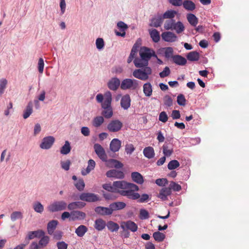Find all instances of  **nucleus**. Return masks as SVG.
Segmentation results:
<instances>
[{
	"instance_id": "nucleus-8",
	"label": "nucleus",
	"mask_w": 249,
	"mask_h": 249,
	"mask_svg": "<svg viewBox=\"0 0 249 249\" xmlns=\"http://www.w3.org/2000/svg\"><path fill=\"white\" fill-rule=\"evenodd\" d=\"M79 199L89 202H96L99 200L98 195L90 193H83L79 196Z\"/></svg>"
},
{
	"instance_id": "nucleus-54",
	"label": "nucleus",
	"mask_w": 249,
	"mask_h": 249,
	"mask_svg": "<svg viewBox=\"0 0 249 249\" xmlns=\"http://www.w3.org/2000/svg\"><path fill=\"white\" fill-rule=\"evenodd\" d=\"M103 188L106 190L112 192L116 193L115 186H114V182L111 185L110 183H106L103 185Z\"/></svg>"
},
{
	"instance_id": "nucleus-57",
	"label": "nucleus",
	"mask_w": 249,
	"mask_h": 249,
	"mask_svg": "<svg viewBox=\"0 0 249 249\" xmlns=\"http://www.w3.org/2000/svg\"><path fill=\"white\" fill-rule=\"evenodd\" d=\"M135 148L132 144H126L125 146V151L129 155H131L135 150Z\"/></svg>"
},
{
	"instance_id": "nucleus-28",
	"label": "nucleus",
	"mask_w": 249,
	"mask_h": 249,
	"mask_svg": "<svg viewBox=\"0 0 249 249\" xmlns=\"http://www.w3.org/2000/svg\"><path fill=\"white\" fill-rule=\"evenodd\" d=\"M144 156L149 159H152L155 156V151L154 148L151 146L146 147L143 150Z\"/></svg>"
},
{
	"instance_id": "nucleus-29",
	"label": "nucleus",
	"mask_w": 249,
	"mask_h": 249,
	"mask_svg": "<svg viewBox=\"0 0 249 249\" xmlns=\"http://www.w3.org/2000/svg\"><path fill=\"white\" fill-rule=\"evenodd\" d=\"M86 203L83 202H73L70 203L68 205V208L69 210H73L76 209H81L84 207Z\"/></svg>"
},
{
	"instance_id": "nucleus-18",
	"label": "nucleus",
	"mask_w": 249,
	"mask_h": 249,
	"mask_svg": "<svg viewBox=\"0 0 249 249\" xmlns=\"http://www.w3.org/2000/svg\"><path fill=\"white\" fill-rule=\"evenodd\" d=\"M117 26L121 30V32H119L116 30L115 31L116 36L124 37L125 36V30L128 28L127 25L123 21H119L117 23Z\"/></svg>"
},
{
	"instance_id": "nucleus-7",
	"label": "nucleus",
	"mask_w": 249,
	"mask_h": 249,
	"mask_svg": "<svg viewBox=\"0 0 249 249\" xmlns=\"http://www.w3.org/2000/svg\"><path fill=\"white\" fill-rule=\"evenodd\" d=\"M123 125V123L119 120H112L107 124V129L109 132H116L122 129Z\"/></svg>"
},
{
	"instance_id": "nucleus-45",
	"label": "nucleus",
	"mask_w": 249,
	"mask_h": 249,
	"mask_svg": "<svg viewBox=\"0 0 249 249\" xmlns=\"http://www.w3.org/2000/svg\"><path fill=\"white\" fill-rule=\"evenodd\" d=\"M185 27L181 21L175 22L173 30H175L177 33L180 34L182 33Z\"/></svg>"
},
{
	"instance_id": "nucleus-27",
	"label": "nucleus",
	"mask_w": 249,
	"mask_h": 249,
	"mask_svg": "<svg viewBox=\"0 0 249 249\" xmlns=\"http://www.w3.org/2000/svg\"><path fill=\"white\" fill-rule=\"evenodd\" d=\"M106 222L105 220L101 218L97 219L95 221L94 228L99 231H102L106 226Z\"/></svg>"
},
{
	"instance_id": "nucleus-17",
	"label": "nucleus",
	"mask_w": 249,
	"mask_h": 249,
	"mask_svg": "<svg viewBox=\"0 0 249 249\" xmlns=\"http://www.w3.org/2000/svg\"><path fill=\"white\" fill-rule=\"evenodd\" d=\"M120 85L121 86L120 81L117 77L111 78L107 83L108 88L114 91L116 90Z\"/></svg>"
},
{
	"instance_id": "nucleus-33",
	"label": "nucleus",
	"mask_w": 249,
	"mask_h": 249,
	"mask_svg": "<svg viewBox=\"0 0 249 249\" xmlns=\"http://www.w3.org/2000/svg\"><path fill=\"white\" fill-rule=\"evenodd\" d=\"M143 91L145 96L150 97L152 94V86L150 83H145L143 86Z\"/></svg>"
},
{
	"instance_id": "nucleus-12",
	"label": "nucleus",
	"mask_w": 249,
	"mask_h": 249,
	"mask_svg": "<svg viewBox=\"0 0 249 249\" xmlns=\"http://www.w3.org/2000/svg\"><path fill=\"white\" fill-rule=\"evenodd\" d=\"M172 194V191L168 187H163L160 189L157 196L162 201L168 199V196Z\"/></svg>"
},
{
	"instance_id": "nucleus-25",
	"label": "nucleus",
	"mask_w": 249,
	"mask_h": 249,
	"mask_svg": "<svg viewBox=\"0 0 249 249\" xmlns=\"http://www.w3.org/2000/svg\"><path fill=\"white\" fill-rule=\"evenodd\" d=\"M109 206L113 213L114 211L123 209L125 207L126 204L124 202L119 201L111 203Z\"/></svg>"
},
{
	"instance_id": "nucleus-38",
	"label": "nucleus",
	"mask_w": 249,
	"mask_h": 249,
	"mask_svg": "<svg viewBox=\"0 0 249 249\" xmlns=\"http://www.w3.org/2000/svg\"><path fill=\"white\" fill-rule=\"evenodd\" d=\"M200 56L198 53L196 51L191 52L188 53L187 58L191 61H198L199 59Z\"/></svg>"
},
{
	"instance_id": "nucleus-1",
	"label": "nucleus",
	"mask_w": 249,
	"mask_h": 249,
	"mask_svg": "<svg viewBox=\"0 0 249 249\" xmlns=\"http://www.w3.org/2000/svg\"><path fill=\"white\" fill-rule=\"evenodd\" d=\"M114 186L116 188V193H119L128 198L136 200L140 197V194L135 192L139 191V187L134 183H128L124 180L116 181H114Z\"/></svg>"
},
{
	"instance_id": "nucleus-60",
	"label": "nucleus",
	"mask_w": 249,
	"mask_h": 249,
	"mask_svg": "<svg viewBox=\"0 0 249 249\" xmlns=\"http://www.w3.org/2000/svg\"><path fill=\"white\" fill-rule=\"evenodd\" d=\"M173 49L171 47H167L165 49L164 55L166 58L172 57L173 56Z\"/></svg>"
},
{
	"instance_id": "nucleus-11",
	"label": "nucleus",
	"mask_w": 249,
	"mask_h": 249,
	"mask_svg": "<svg viewBox=\"0 0 249 249\" xmlns=\"http://www.w3.org/2000/svg\"><path fill=\"white\" fill-rule=\"evenodd\" d=\"M121 227L124 230L127 229L131 231L132 232L136 231L138 229V226L137 224L131 220L122 222L121 225Z\"/></svg>"
},
{
	"instance_id": "nucleus-50",
	"label": "nucleus",
	"mask_w": 249,
	"mask_h": 249,
	"mask_svg": "<svg viewBox=\"0 0 249 249\" xmlns=\"http://www.w3.org/2000/svg\"><path fill=\"white\" fill-rule=\"evenodd\" d=\"M179 165V162L177 160H174L169 162L167 167L169 170H174L178 167Z\"/></svg>"
},
{
	"instance_id": "nucleus-53",
	"label": "nucleus",
	"mask_w": 249,
	"mask_h": 249,
	"mask_svg": "<svg viewBox=\"0 0 249 249\" xmlns=\"http://www.w3.org/2000/svg\"><path fill=\"white\" fill-rule=\"evenodd\" d=\"M163 102L165 106L170 107L173 105V100L172 98L168 95H166L163 97Z\"/></svg>"
},
{
	"instance_id": "nucleus-34",
	"label": "nucleus",
	"mask_w": 249,
	"mask_h": 249,
	"mask_svg": "<svg viewBox=\"0 0 249 249\" xmlns=\"http://www.w3.org/2000/svg\"><path fill=\"white\" fill-rule=\"evenodd\" d=\"M33 112V103L30 101L28 103L26 109H25L23 114V117L24 119H27Z\"/></svg>"
},
{
	"instance_id": "nucleus-47",
	"label": "nucleus",
	"mask_w": 249,
	"mask_h": 249,
	"mask_svg": "<svg viewBox=\"0 0 249 249\" xmlns=\"http://www.w3.org/2000/svg\"><path fill=\"white\" fill-rule=\"evenodd\" d=\"M41 238L39 241L38 245L41 247H46L47 244L49 243L50 238L49 236H45V234L43 236H42Z\"/></svg>"
},
{
	"instance_id": "nucleus-56",
	"label": "nucleus",
	"mask_w": 249,
	"mask_h": 249,
	"mask_svg": "<svg viewBox=\"0 0 249 249\" xmlns=\"http://www.w3.org/2000/svg\"><path fill=\"white\" fill-rule=\"evenodd\" d=\"M7 84V81L5 78H2L0 80V94L1 95L3 93L4 89L6 88Z\"/></svg>"
},
{
	"instance_id": "nucleus-48",
	"label": "nucleus",
	"mask_w": 249,
	"mask_h": 249,
	"mask_svg": "<svg viewBox=\"0 0 249 249\" xmlns=\"http://www.w3.org/2000/svg\"><path fill=\"white\" fill-rule=\"evenodd\" d=\"M23 215L21 212L15 211L13 212L10 216L11 219L12 221H15L18 219H22Z\"/></svg>"
},
{
	"instance_id": "nucleus-44",
	"label": "nucleus",
	"mask_w": 249,
	"mask_h": 249,
	"mask_svg": "<svg viewBox=\"0 0 249 249\" xmlns=\"http://www.w3.org/2000/svg\"><path fill=\"white\" fill-rule=\"evenodd\" d=\"M175 22L176 20L174 19L166 20L164 24V29L166 30H173Z\"/></svg>"
},
{
	"instance_id": "nucleus-9",
	"label": "nucleus",
	"mask_w": 249,
	"mask_h": 249,
	"mask_svg": "<svg viewBox=\"0 0 249 249\" xmlns=\"http://www.w3.org/2000/svg\"><path fill=\"white\" fill-rule=\"evenodd\" d=\"M54 141L55 139L53 136L45 137L42 139L40 147L43 149H50L53 145Z\"/></svg>"
},
{
	"instance_id": "nucleus-23",
	"label": "nucleus",
	"mask_w": 249,
	"mask_h": 249,
	"mask_svg": "<svg viewBox=\"0 0 249 249\" xmlns=\"http://www.w3.org/2000/svg\"><path fill=\"white\" fill-rule=\"evenodd\" d=\"M105 119L102 116H98L94 117L91 122L92 125L95 128L100 127L104 123Z\"/></svg>"
},
{
	"instance_id": "nucleus-42",
	"label": "nucleus",
	"mask_w": 249,
	"mask_h": 249,
	"mask_svg": "<svg viewBox=\"0 0 249 249\" xmlns=\"http://www.w3.org/2000/svg\"><path fill=\"white\" fill-rule=\"evenodd\" d=\"M149 34L154 42H158L160 39L159 32L156 29H153L149 32Z\"/></svg>"
},
{
	"instance_id": "nucleus-5",
	"label": "nucleus",
	"mask_w": 249,
	"mask_h": 249,
	"mask_svg": "<svg viewBox=\"0 0 249 249\" xmlns=\"http://www.w3.org/2000/svg\"><path fill=\"white\" fill-rule=\"evenodd\" d=\"M67 206V204L64 201H55L49 205L47 209L50 212L53 213L65 210Z\"/></svg>"
},
{
	"instance_id": "nucleus-14",
	"label": "nucleus",
	"mask_w": 249,
	"mask_h": 249,
	"mask_svg": "<svg viewBox=\"0 0 249 249\" xmlns=\"http://www.w3.org/2000/svg\"><path fill=\"white\" fill-rule=\"evenodd\" d=\"M162 38L166 42H173L177 40V36L173 32H165L161 34Z\"/></svg>"
},
{
	"instance_id": "nucleus-41",
	"label": "nucleus",
	"mask_w": 249,
	"mask_h": 249,
	"mask_svg": "<svg viewBox=\"0 0 249 249\" xmlns=\"http://www.w3.org/2000/svg\"><path fill=\"white\" fill-rule=\"evenodd\" d=\"M95 166V162L93 160H89L88 161V165L87 167L86 172L84 171L82 172L83 175H86L89 174L91 170H93Z\"/></svg>"
},
{
	"instance_id": "nucleus-36",
	"label": "nucleus",
	"mask_w": 249,
	"mask_h": 249,
	"mask_svg": "<svg viewBox=\"0 0 249 249\" xmlns=\"http://www.w3.org/2000/svg\"><path fill=\"white\" fill-rule=\"evenodd\" d=\"M177 14V12L175 10H170L166 11L162 15V18L164 19H173Z\"/></svg>"
},
{
	"instance_id": "nucleus-15",
	"label": "nucleus",
	"mask_w": 249,
	"mask_h": 249,
	"mask_svg": "<svg viewBox=\"0 0 249 249\" xmlns=\"http://www.w3.org/2000/svg\"><path fill=\"white\" fill-rule=\"evenodd\" d=\"M94 211L97 214L103 216L109 215L112 214V211L109 206V207L98 206L95 208Z\"/></svg>"
},
{
	"instance_id": "nucleus-64",
	"label": "nucleus",
	"mask_w": 249,
	"mask_h": 249,
	"mask_svg": "<svg viewBox=\"0 0 249 249\" xmlns=\"http://www.w3.org/2000/svg\"><path fill=\"white\" fill-rule=\"evenodd\" d=\"M71 164V162L70 160H67L65 161H61V167L66 171L69 170Z\"/></svg>"
},
{
	"instance_id": "nucleus-63",
	"label": "nucleus",
	"mask_w": 249,
	"mask_h": 249,
	"mask_svg": "<svg viewBox=\"0 0 249 249\" xmlns=\"http://www.w3.org/2000/svg\"><path fill=\"white\" fill-rule=\"evenodd\" d=\"M140 217L142 219H146L149 217V213L145 209H141L140 211Z\"/></svg>"
},
{
	"instance_id": "nucleus-24",
	"label": "nucleus",
	"mask_w": 249,
	"mask_h": 249,
	"mask_svg": "<svg viewBox=\"0 0 249 249\" xmlns=\"http://www.w3.org/2000/svg\"><path fill=\"white\" fill-rule=\"evenodd\" d=\"M172 60L174 63L180 66H184L187 63L186 59L180 55H175L173 56Z\"/></svg>"
},
{
	"instance_id": "nucleus-55",
	"label": "nucleus",
	"mask_w": 249,
	"mask_h": 249,
	"mask_svg": "<svg viewBox=\"0 0 249 249\" xmlns=\"http://www.w3.org/2000/svg\"><path fill=\"white\" fill-rule=\"evenodd\" d=\"M76 188L80 191H83L85 188V183L83 179H79L75 183Z\"/></svg>"
},
{
	"instance_id": "nucleus-4",
	"label": "nucleus",
	"mask_w": 249,
	"mask_h": 249,
	"mask_svg": "<svg viewBox=\"0 0 249 249\" xmlns=\"http://www.w3.org/2000/svg\"><path fill=\"white\" fill-rule=\"evenodd\" d=\"M139 87V81L136 79L126 78L122 81L121 88L123 90H135Z\"/></svg>"
},
{
	"instance_id": "nucleus-22",
	"label": "nucleus",
	"mask_w": 249,
	"mask_h": 249,
	"mask_svg": "<svg viewBox=\"0 0 249 249\" xmlns=\"http://www.w3.org/2000/svg\"><path fill=\"white\" fill-rule=\"evenodd\" d=\"M45 234V232L42 230H37L35 231H29L28 233L26 239L31 240L35 237L40 238Z\"/></svg>"
},
{
	"instance_id": "nucleus-51",
	"label": "nucleus",
	"mask_w": 249,
	"mask_h": 249,
	"mask_svg": "<svg viewBox=\"0 0 249 249\" xmlns=\"http://www.w3.org/2000/svg\"><path fill=\"white\" fill-rule=\"evenodd\" d=\"M168 187L170 188L171 191L173 190L174 191H179L181 189V186L174 181L170 182Z\"/></svg>"
},
{
	"instance_id": "nucleus-46",
	"label": "nucleus",
	"mask_w": 249,
	"mask_h": 249,
	"mask_svg": "<svg viewBox=\"0 0 249 249\" xmlns=\"http://www.w3.org/2000/svg\"><path fill=\"white\" fill-rule=\"evenodd\" d=\"M153 236L154 239L158 242L163 241L165 238V235L160 231L155 232L153 234Z\"/></svg>"
},
{
	"instance_id": "nucleus-40",
	"label": "nucleus",
	"mask_w": 249,
	"mask_h": 249,
	"mask_svg": "<svg viewBox=\"0 0 249 249\" xmlns=\"http://www.w3.org/2000/svg\"><path fill=\"white\" fill-rule=\"evenodd\" d=\"M106 226H107L108 229L112 232L117 231L119 229V225L112 221H108L107 223Z\"/></svg>"
},
{
	"instance_id": "nucleus-39",
	"label": "nucleus",
	"mask_w": 249,
	"mask_h": 249,
	"mask_svg": "<svg viewBox=\"0 0 249 249\" xmlns=\"http://www.w3.org/2000/svg\"><path fill=\"white\" fill-rule=\"evenodd\" d=\"M163 153L166 157L170 156L173 153V149L167 144H164L162 146Z\"/></svg>"
},
{
	"instance_id": "nucleus-31",
	"label": "nucleus",
	"mask_w": 249,
	"mask_h": 249,
	"mask_svg": "<svg viewBox=\"0 0 249 249\" xmlns=\"http://www.w3.org/2000/svg\"><path fill=\"white\" fill-rule=\"evenodd\" d=\"M58 223V221L56 220H52L48 223L47 231L49 234L52 235Z\"/></svg>"
},
{
	"instance_id": "nucleus-32",
	"label": "nucleus",
	"mask_w": 249,
	"mask_h": 249,
	"mask_svg": "<svg viewBox=\"0 0 249 249\" xmlns=\"http://www.w3.org/2000/svg\"><path fill=\"white\" fill-rule=\"evenodd\" d=\"M163 20V18H162L161 15H159L151 19L150 26L156 28L159 27L162 24Z\"/></svg>"
},
{
	"instance_id": "nucleus-10",
	"label": "nucleus",
	"mask_w": 249,
	"mask_h": 249,
	"mask_svg": "<svg viewBox=\"0 0 249 249\" xmlns=\"http://www.w3.org/2000/svg\"><path fill=\"white\" fill-rule=\"evenodd\" d=\"M93 148L98 157L103 161H107V155L103 147L100 144L95 143Z\"/></svg>"
},
{
	"instance_id": "nucleus-3",
	"label": "nucleus",
	"mask_w": 249,
	"mask_h": 249,
	"mask_svg": "<svg viewBox=\"0 0 249 249\" xmlns=\"http://www.w3.org/2000/svg\"><path fill=\"white\" fill-rule=\"evenodd\" d=\"M98 103L101 104V107L103 109L101 115L106 119L111 118L113 115V109L111 107L112 94L107 91L104 95L101 93L98 94L96 97Z\"/></svg>"
},
{
	"instance_id": "nucleus-43",
	"label": "nucleus",
	"mask_w": 249,
	"mask_h": 249,
	"mask_svg": "<svg viewBox=\"0 0 249 249\" xmlns=\"http://www.w3.org/2000/svg\"><path fill=\"white\" fill-rule=\"evenodd\" d=\"M71 150L70 143L68 141H66L60 150V153L63 155H67L70 152Z\"/></svg>"
},
{
	"instance_id": "nucleus-58",
	"label": "nucleus",
	"mask_w": 249,
	"mask_h": 249,
	"mask_svg": "<svg viewBox=\"0 0 249 249\" xmlns=\"http://www.w3.org/2000/svg\"><path fill=\"white\" fill-rule=\"evenodd\" d=\"M96 46L98 50L102 49L105 46L103 39L102 38H98L96 40Z\"/></svg>"
},
{
	"instance_id": "nucleus-13",
	"label": "nucleus",
	"mask_w": 249,
	"mask_h": 249,
	"mask_svg": "<svg viewBox=\"0 0 249 249\" xmlns=\"http://www.w3.org/2000/svg\"><path fill=\"white\" fill-rule=\"evenodd\" d=\"M106 175L108 178H114L120 179H123L124 177V175L123 171L115 169L108 171L106 173Z\"/></svg>"
},
{
	"instance_id": "nucleus-37",
	"label": "nucleus",
	"mask_w": 249,
	"mask_h": 249,
	"mask_svg": "<svg viewBox=\"0 0 249 249\" xmlns=\"http://www.w3.org/2000/svg\"><path fill=\"white\" fill-rule=\"evenodd\" d=\"M88 231L87 227L85 225H80L75 230V233L79 237H83Z\"/></svg>"
},
{
	"instance_id": "nucleus-62",
	"label": "nucleus",
	"mask_w": 249,
	"mask_h": 249,
	"mask_svg": "<svg viewBox=\"0 0 249 249\" xmlns=\"http://www.w3.org/2000/svg\"><path fill=\"white\" fill-rule=\"evenodd\" d=\"M168 116L165 111H162L160 113L159 119L162 123H165L168 120Z\"/></svg>"
},
{
	"instance_id": "nucleus-59",
	"label": "nucleus",
	"mask_w": 249,
	"mask_h": 249,
	"mask_svg": "<svg viewBox=\"0 0 249 249\" xmlns=\"http://www.w3.org/2000/svg\"><path fill=\"white\" fill-rule=\"evenodd\" d=\"M170 74V70L168 67H165L163 71L160 72L159 74L161 78H164L168 76Z\"/></svg>"
},
{
	"instance_id": "nucleus-2",
	"label": "nucleus",
	"mask_w": 249,
	"mask_h": 249,
	"mask_svg": "<svg viewBox=\"0 0 249 249\" xmlns=\"http://www.w3.org/2000/svg\"><path fill=\"white\" fill-rule=\"evenodd\" d=\"M134 63L137 68L141 69L135 70L132 73L133 76L136 78L141 80H147L152 74V71L150 67H148V62L142 58H136L134 60Z\"/></svg>"
},
{
	"instance_id": "nucleus-52",
	"label": "nucleus",
	"mask_w": 249,
	"mask_h": 249,
	"mask_svg": "<svg viewBox=\"0 0 249 249\" xmlns=\"http://www.w3.org/2000/svg\"><path fill=\"white\" fill-rule=\"evenodd\" d=\"M177 103L179 106H185L186 100L182 94H179L177 97Z\"/></svg>"
},
{
	"instance_id": "nucleus-61",
	"label": "nucleus",
	"mask_w": 249,
	"mask_h": 249,
	"mask_svg": "<svg viewBox=\"0 0 249 249\" xmlns=\"http://www.w3.org/2000/svg\"><path fill=\"white\" fill-rule=\"evenodd\" d=\"M168 180L166 178H158L156 180V183L160 186H165L168 184Z\"/></svg>"
},
{
	"instance_id": "nucleus-35",
	"label": "nucleus",
	"mask_w": 249,
	"mask_h": 249,
	"mask_svg": "<svg viewBox=\"0 0 249 249\" xmlns=\"http://www.w3.org/2000/svg\"><path fill=\"white\" fill-rule=\"evenodd\" d=\"M187 19L189 23L193 26L196 27L198 23V18L193 14H188Z\"/></svg>"
},
{
	"instance_id": "nucleus-20",
	"label": "nucleus",
	"mask_w": 249,
	"mask_h": 249,
	"mask_svg": "<svg viewBox=\"0 0 249 249\" xmlns=\"http://www.w3.org/2000/svg\"><path fill=\"white\" fill-rule=\"evenodd\" d=\"M86 214L84 212L81 211H74L71 213L70 220H83L86 218Z\"/></svg>"
},
{
	"instance_id": "nucleus-6",
	"label": "nucleus",
	"mask_w": 249,
	"mask_h": 249,
	"mask_svg": "<svg viewBox=\"0 0 249 249\" xmlns=\"http://www.w3.org/2000/svg\"><path fill=\"white\" fill-rule=\"evenodd\" d=\"M139 54L141 58L147 60L148 62L152 56L157 58V55L155 52L153 50L146 47H142L141 48L139 51Z\"/></svg>"
},
{
	"instance_id": "nucleus-16",
	"label": "nucleus",
	"mask_w": 249,
	"mask_h": 249,
	"mask_svg": "<svg viewBox=\"0 0 249 249\" xmlns=\"http://www.w3.org/2000/svg\"><path fill=\"white\" fill-rule=\"evenodd\" d=\"M131 98L129 94L124 95L121 100V106L124 110L127 109L131 105Z\"/></svg>"
},
{
	"instance_id": "nucleus-49",
	"label": "nucleus",
	"mask_w": 249,
	"mask_h": 249,
	"mask_svg": "<svg viewBox=\"0 0 249 249\" xmlns=\"http://www.w3.org/2000/svg\"><path fill=\"white\" fill-rule=\"evenodd\" d=\"M33 208L35 212L42 213L44 211V207L39 202H36L33 204Z\"/></svg>"
},
{
	"instance_id": "nucleus-19",
	"label": "nucleus",
	"mask_w": 249,
	"mask_h": 249,
	"mask_svg": "<svg viewBox=\"0 0 249 249\" xmlns=\"http://www.w3.org/2000/svg\"><path fill=\"white\" fill-rule=\"evenodd\" d=\"M121 146V142L118 139H113L110 142L109 148L111 151L116 152L118 151Z\"/></svg>"
},
{
	"instance_id": "nucleus-30",
	"label": "nucleus",
	"mask_w": 249,
	"mask_h": 249,
	"mask_svg": "<svg viewBox=\"0 0 249 249\" xmlns=\"http://www.w3.org/2000/svg\"><path fill=\"white\" fill-rule=\"evenodd\" d=\"M106 161L107 162V165L110 167L121 168L123 166V163L116 160L110 159L108 160H107Z\"/></svg>"
},
{
	"instance_id": "nucleus-26",
	"label": "nucleus",
	"mask_w": 249,
	"mask_h": 249,
	"mask_svg": "<svg viewBox=\"0 0 249 249\" xmlns=\"http://www.w3.org/2000/svg\"><path fill=\"white\" fill-rule=\"evenodd\" d=\"M183 8L188 11H193L196 8L195 3L191 0H186L183 2Z\"/></svg>"
},
{
	"instance_id": "nucleus-21",
	"label": "nucleus",
	"mask_w": 249,
	"mask_h": 249,
	"mask_svg": "<svg viewBox=\"0 0 249 249\" xmlns=\"http://www.w3.org/2000/svg\"><path fill=\"white\" fill-rule=\"evenodd\" d=\"M131 177L132 180L138 184H142L144 182L142 176L138 172H132Z\"/></svg>"
}]
</instances>
